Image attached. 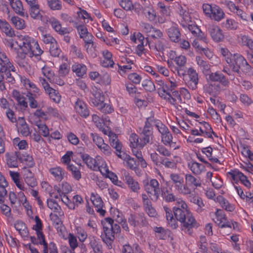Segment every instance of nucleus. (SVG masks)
I'll return each instance as SVG.
<instances>
[{
    "mask_svg": "<svg viewBox=\"0 0 253 253\" xmlns=\"http://www.w3.org/2000/svg\"><path fill=\"white\" fill-rule=\"evenodd\" d=\"M26 97L29 102V106L31 108L35 109L39 107L38 103L36 100L38 96L36 94L32 93L31 92H28L25 93Z\"/></svg>",
    "mask_w": 253,
    "mask_h": 253,
    "instance_id": "45",
    "label": "nucleus"
},
{
    "mask_svg": "<svg viewBox=\"0 0 253 253\" xmlns=\"http://www.w3.org/2000/svg\"><path fill=\"white\" fill-rule=\"evenodd\" d=\"M30 14L34 19H40L41 18L39 4H36L30 7Z\"/></svg>",
    "mask_w": 253,
    "mask_h": 253,
    "instance_id": "54",
    "label": "nucleus"
},
{
    "mask_svg": "<svg viewBox=\"0 0 253 253\" xmlns=\"http://www.w3.org/2000/svg\"><path fill=\"white\" fill-rule=\"evenodd\" d=\"M167 34L169 39L173 42H178L180 39V31L175 27H171L167 30Z\"/></svg>",
    "mask_w": 253,
    "mask_h": 253,
    "instance_id": "33",
    "label": "nucleus"
},
{
    "mask_svg": "<svg viewBox=\"0 0 253 253\" xmlns=\"http://www.w3.org/2000/svg\"><path fill=\"white\" fill-rule=\"evenodd\" d=\"M75 109L81 117L86 118L89 115V111L86 103L78 98L75 103Z\"/></svg>",
    "mask_w": 253,
    "mask_h": 253,
    "instance_id": "16",
    "label": "nucleus"
},
{
    "mask_svg": "<svg viewBox=\"0 0 253 253\" xmlns=\"http://www.w3.org/2000/svg\"><path fill=\"white\" fill-rule=\"evenodd\" d=\"M209 79L212 82L219 83L221 86L228 87L229 86L230 82L228 79L220 72L217 71L209 73Z\"/></svg>",
    "mask_w": 253,
    "mask_h": 253,
    "instance_id": "11",
    "label": "nucleus"
},
{
    "mask_svg": "<svg viewBox=\"0 0 253 253\" xmlns=\"http://www.w3.org/2000/svg\"><path fill=\"white\" fill-rule=\"evenodd\" d=\"M64 215H59L58 213H51L49 215L51 220L52 221L53 225L55 226L58 231H62V222L60 217Z\"/></svg>",
    "mask_w": 253,
    "mask_h": 253,
    "instance_id": "41",
    "label": "nucleus"
},
{
    "mask_svg": "<svg viewBox=\"0 0 253 253\" xmlns=\"http://www.w3.org/2000/svg\"><path fill=\"white\" fill-rule=\"evenodd\" d=\"M146 17L151 22L156 21V13L153 9L146 10L144 12Z\"/></svg>",
    "mask_w": 253,
    "mask_h": 253,
    "instance_id": "64",
    "label": "nucleus"
},
{
    "mask_svg": "<svg viewBox=\"0 0 253 253\" xmlns=\"http://www.w3.org/2000/svg\"><path fill=\"white\" fill-rule=\"evenodd\" d=\"M50 98L55 103H59L61 99V96L58 91L50 87L48 91H45Z\"/></svg>",
    "mask_w": 253,
    "mask_h": 253,
    "instance_id": "47",
    "label": "nucleus"
},
{
    "mask_svg": "<svg viewBox=\"0 0 253 253\" xmlns=\"http://www.w3.org/2000/svg\"><path fill=\"white\" fill-rule=\"evenodd\" d=\"M36 125L38 126L39 129V132L44 137H47L49 135V130L47 126L44 124L41 123L40 120L36 122Z\"/></svg>",
    "mask_w": 253,
    "mask_h": 253,
    "instance_id": "52",
    "label": "nucleus"
},
{
    "mask_svg": "<svg viewBox=\"0 0 253 253\" xmlns=\"http://www.w3.org/2000/svg\"><path fill=\"white\" fill-rule=\"evenodd\" d=\"M72 70L78 77H83L86 74L87 68L83 64L76 63L72 65Z\"/></svg>",
    "mask_w": 253,
    "mask_h": 253,
    "instance_id": "34",
    "label": "nucleus"
},
{
    "mask_svg": "<svg viewBox=\"0 0 253 253\" xmlns=\"http://www.w3.org/2000/svg\"><path fill=\"white\" fill-rule=\"evenodd\" d=\"M129 141L130 143V146L131 148L140 147L141 140H139L138 136L136 134L132 133L131 134L129 137Z\"/></svg>",
    "mask_w": 253,
    "mask_h": 253,
    "instance_id": "59",
    "label": "nucleus"
},
{
    "mask_svg": "<svg viewBox=\"0 0 253 253\" xmlns=\"http://www.w3.org/2000/svg\"><path fill=\"white\" fill-rule=\"evenodd\" d=\"M208 31L212 40L215 42H221L224 39L222 30L218 26H211L209 28Z\"/></svg>",
    "mask_w": 253,
    "mask_h": 253,
    "instance_id": "22",
    "label": "nucleus"
},
{
    "mask_svg": "<svg viewBox=\"0 0 253 253\" xmlns=\"http://www.w3.org/2000/svg\"><path fill=\"white\" fill-rule=\"evenodd\" d=\"M188 168L195 175H200L205 170V167L204 165L194 161L188 163Z\"/></svg>",
    "mask_w": 253,
    "mask_h": 253,
    "instance_id": "26",
    "label": "nucleus"
},
{
    "mask_svg": "<svg viewBox=\"0 0 253 253\" xmlns=\"http://www.w3.org/2000/svg\"><path fill=\"white\" fill-rule=\"evenodd\" d=\"M202 8L205 14L211 20L219 22L225 17V13L223 10L216 5L204 3Z\"/></svg>",
    "mask_w": 253,
    "mask_h": 253,
    "instance_id": "4",
    "label": "nucleus"
},
{
    "mask_svg": "<svg viewBox=\"0 0 253 253\" xmlns=\"http://www.w3.org/2000/svg\"><path fill=\"white\" fill-rule=\"evenodd\" d=\"M10 4L15 12L20 15H24L22 3L20 0H9Z\"/></svg>",
    "mask_w": 253,
    "mask_h": 253,
    "instance_id": "43",
    "label": "nucleus"
},
{
    "mask_svg": "<svg viewBox=\"0 0 253 253\" xmlns=\"http://www.w3.org/2000/svg\"><path fill=\"white\" fill-rule=\"evenodd\" d=\"M16 44L20 50L17 51L15 61L21 67H25L27 64L26 56L32 57L40 56L43 53L38 42L28 36L19 37Z\"/></svg>",
    "mask_w": 253,
    "mask_h": 253,
    "instance_id": "1",
    "label": "nucleus"
},
{
    "mask_svg": "<svg viewBox=\"0 0 253 253\" xmlns=\"http://www.w3.org/2000/svg\"><path fill=\"white\" fill-rule=\"evenodd\" d=\"M175 190L180 194L183 195H190L191 193V190L188 186L186 183L184 184V179L174 184Z\"/></svg>",
    "mask_w": 253,
    "mask_h": 253,
    "instance_id": "28",
    "label": "nucleus"
},
{
    "mask_svg": "<svg viewBox=\"0 0 253 253\" xmlns=\"http://www.w3.org/2000/svg\"><path fill=\"white\" fill-rule=\"evenodd\" d=\"M49 7L52 10H59L61 9L62 5L59 0H47Z\"/></svg>",
    "mask_w": 253,
    "mask_h": 253,
    "instance_id": "62",
    "label": "nucleus"
},
{
    "mask_svg": "<svg viewBox=\"0 0 253 253\" xmlns=\"http://www.w3.org/2000/svg\"><path fill=\"white\" fill-rule=\"evenodd\" d=\"M120 5L125 10H131L133 9V5L130 0H117Z\"/></svg>",
    "mask_w": 253,
    "mask_h": 253,
    "instance_id": "57",
    "label": "nucleus"
},
{
    "mask_svg": "<svg viewBox=\"0 0 253 253\" xmlns=\"http://www.w3.org/2000/svg\"><path fill=\"white\" fill-rule=\"evenodd\" d=\"M230 58L227 60V64L233 72L240 75L241 70L245 74L250 76L253 75V69L241 54L234 53Z\"/></svg>",
    "mask_w": 253,
    "mask_h": 253,
    "instance_id": "2",
    "label": "nucleus"
},
{
    "mask_svg": "<svg viewBox=\"0 0 253 253\" xmlns=\"http://www.w3.org/2000/svg\"><path fill=\"white\" fill-rule=\"evenodd\" d=\"M121 61L123 63L125 64L122 66L118 65L119 69L118 72L122 76L128 71L131 69V65L133 64V60H132L129 57L122 56L121 58Z\"/></svg>",
    "mask_w": 253,
    "mask_h": 253,
    "instance_id": "24",
    "label": "nucleus"
},
{
    "mask_svg": "<svg viewBox=\"0 0 253 253\" xmlns=\"http://www.w3.org/2000/svg\"><path fill=\"white\" fill-rule=\"evenodd\" d=\"M187 72L189 77V80L186 82L187 86L192 90H195L199 83L198 74L192 67L189 68Z\"/></svg>",
    "mask_w": 253,
    "mask_h": 253,
    "instance_id": "14",
    "label": "nucleus"
},
{
    "mask_svg": "<svg viewBox=\"0 0 253 253\" xmlns=\"http://www.w3.org/2000/svg\"><path fill=\"white\" fill-rule=\"evenodd\" d=\"M91 102L98 108L104 102V96L100 91L95 92L91 98Z\"/></svg>",
    "mask_w": 253,
    "mask_h": 253,
    "instance_id": "37",
    "label": "nucleus"
},
{
    "mask_svg": "<svg viewBox=\"0 0 253 253\" xmlns=\"http://www.w3.org/2000/svg\"><path fill=\"white\" fill-rule=\"evenodd\" d=\"M187 59L185 56L179 55L175 58L174 62L178 67H173V72H176L179 77H182L186 74V71L184 70V67L186 63Z\"/></svg>",
    "mask_w": 253,
    "mask_h": 253,
    "instance_id": "17",
    "label": "nucleus"
},
{
    "mask_svg": "<svg viewBox=\"0 0 253 253\" xmlns=\"http://www.w3.org/2000/svg\"><path fill=\"white\" fill-rule=\"evenodd\" d=\"M0 30L7 37L12 38L15 36L14 30L9 24L4 20L0 19Z\"/></svg>",
    "mask_w": 253,
    "mask_h": 253,
    "instance_id": "30",
    "label": "nucleus"
},
{
    "mask_svg": "<svg viewBox=\"0 0 253 253\" xmlns=\"http://www.w3.org/2000/svg\"><path fill=\"white\" fill-rule=\"evenodd\" d=\"M49 52L51 56L55 57H59L61 50L58 47L57 41L50 45Z\"/></svg>",
    "mask_w": 253,
    "mask_h": 253,
    "instance_id": "56",
    "label": "nucleus"
},
{
    "mask_svg": "<svg viewBox=\"0 0 253 253\" xmlns=\"http://www.w3.org/2000/svg\"><path fill=\"white\" fill-rule=\"evenodd\" d=\"M196 61L197 64L200 67V69L202 70L203 73L206 76L208 75L211 69L210 64L207 62L203 60L200 56L196 57Z\"/></svg>",
    "mask_w": 253,
    "mask_h": 253,
    "instance_id": "38",
    "label": "nucleus"
},
{
    "mask_svg": "<svg viewBox=\"0 0 253 253\" xmlns=\"http://www.w3.org/2000/svg\"><path fill=\"white\" fill-rule=\"evenodd\" d=\"M176 219L182 223V230L189 235L192 233V228H197L199 226L190 211L182 215V219L178 218Z\"/></svg>",
    "mask_w": 253,
    "mask_h": 253,
    "instance_id": "6",
    "label": "nucleus"
},
{
    "mask_svg": "<svg viewBox=\"0 0 253 253\" xmlns=\"http://www.w3.org/2000/svg\"><path fill=\"white\" fill-rule=\"evenodd\" d=\"M144 211L150 217L157 218L158 213L155 209L152 206V203L143 207Z\"/></svg>",
    "mask_w": 253,
    "mask_h": 253,
    "instance_id": "50",
    "label": "nucleus"
},
{
    "mask_svg": "<svg viewBox=\"0 0 253 253\" xmlns=\"http://www.w3.org/2000/svg\"><path fill=\"white\" fill-rule=\"evenodd\" d=\"M81 158L84 163L87 166L93 170L98 169L102 173L107 172L108 169L107 168L106 164L102 163V165L100 166L96 162L95 159L91 158L89 155L87 154H82Z\"/></svg>",
    "mask_w": 253,
    "mask_h": 253,
    "instance_id": "9",
    "label": "nucleus"
},
{
    "mask_svg": "<svg viewBox=\"0 0 253 253\" xmlns=\"http://www.w3.org/2000/svg\"><path fill=\"white\" fill-rule=\"evenodd\" d=\"M125 180L127 184L128 187L132 192L137 193L140 189V185L138 182L129 175V174H125Z\"/></svg>",
    "mask_w": 253,
    "mask_h": 253,
    "instance_id": "25",
    "label": "nucleus"
},
{
    "mask_svg": "<svg viewBox=\"0 0 253 253\" xmlns=\"http://www.w3.org/2000/svg\"><path fill=\"white\" fill-rule=\"evenodd\" d=\"M67 169L71 172L73 177L76 180H79L81 178V173L78 168L74 165H69L67 167Z\"/></svg>",
    "mask_w": 253,
    "mask_h": 253,
    "instance_id": "49",
    "label": "nucleus"
},
{
    "mask_svg": "<svg viewBox=\"0 0 253 253\" xmlns=\"http://www.w3.org/2000/svg\"><path fill=\"white\" fill-rule=\"evenodd\" d=\"M101 223L103 226L105 237L102 238L103 241L108 246H111L112 243L115 239V234H118L121 231L120 226L110 217H106L102 220Z\"/></svg>",
    "mask_w": 253,
    "mask_h": 253,
    "instance_id": "3",
    "label": "nucleus"
},
{
    "mask_svg": "<svg viewBox=\"0 0 253 253\" xmlns=\"http://www.w3.org/2000/svg\"><path fill=\"white\" fill-rule=\"evenodd\" d=\"M240 42L243 45H246L253 50V40L249 36L241 35Z\"/></svg>",
    "mask_w": 253,
    "mask_h": 253,
    "instance_id": "51",
    "label": "nucleus"
},
{
    "mask_svg": "<svg viewBox=\"0 0 253 253\" xmlns=\"http://www.w3.org/2000/svg\"><path fill=\"white\" fill-rule=\"evenodd\" d=\"M108 136L109 137V142L111 146L115 148L118 152L120 153L121 152L122 145L119 141L117 135L115 133L110 131L109 133Z\"/></svg>",
    "mask_w": 253,
    "mask_h": 253,
    "instance_id": "31",
    "label": "nucleus"
},
{
    "mask_svg": "<svg viewBox=\"0 0 253 253\" xmlns=\"http://www.w3.org/2000/svg\"><path fill=\"white\" fill-rule=\"evenodd\" d=\"M162 165L168 169H175L176 167V164L173 160H169V159L167 158H161L160 167Z\"/></svg>",
    "mask_w": 253,
    "mask_h": 253,
    "instance_id": "53",
    "label": "nucleus"
},
{
    "mask_svg": "<svg viewBox=\"0 0 253 253\" xmlns=\"http://www.w3.org/2000/svg\"><path fill=\"white\" fill-rule=\"evenodd\" d=\"M214 201L218 202L220 206L227 211L232 212L235 210L234 205L230 204L228 200L222 196H218L214 199Z\"/></svg>",
    "mask_w": 253,
    "mask_h": 253,
    "instance_id": "29",
    "label": "nucleus"
},
{
    "mask_svg": "<svg viewBox=\"0 0 253 253\" xmlns=\"http://www.w3.org/2000/svg\"><path fill=\"white\" fill-rule=\"evenodd\" d=\"M88 239L89 245L93 250V253H103V248L99 239L93 236H89Z\"/></svg>",
    "mask_w": 253,
    "mask_h": 253,
    "instance_id": "27",
    "label": "nucleus"
},
{
    "mask_svg": "<svg viewBox=\"0 0 253 253\" xmlns=\"http://www.w3.org/2000/svg\"><path fill=\"white\" fill-rule=\"evenodd\" d=\"M157 90L159 96L161 98L168 100L172 105L175 104V99L172 97L170 90L168 85L166 84L162 88H157Z\"/></svg>",
    "mask_w": 253,
    "mask_h": 253,
    "instance_id": "21",
    "label": "nucleus"
},
{
    "mask_svg": "<svg viewBox=\"0 0 253 253\" xmlns=\"http://www.w3.org/2000/svg\"><path fill=\"white\" fill-rule=\"evenodd\" d=\"M23 172L24 181L27 185L32 188L36 186L37 182L34 173L30 169H24Z\"/></svg>",
    "mask_w": 253,
    "mask_h": 253,
    "instance_id": "23",
    "label": "nucleus"
},
{
    "mask_svg": "<svg viewBox=\"0 0 253 253\" xmlns=\"http://www.w3.org/2000/svg\"><path fill=\"white\" fill-rule=\"evenodd\" d=\"M0 65L6 68L3 71L4 79L9 83H14V76L16 74L15 68L4 53H0Z\"/></svg>",
    "mask_w": 253,
    "mask_h": 253,
    "instance_id": "5",
    "label": "nucleus"
},
{
    "mask_svg": "<svg viewBox=\"0 0 253 253\" xmlns=\"http://www.w3.org/2000/svg\"><path fill=\"white\" fill-rule=\"evenodd\" d=\"M49 171L51 174H52L57 181H61L64 177L65 171L59 167L50 168Z\"/></svg>",
    "mask_w": 253,
    "mask_h": 253,
    "instance_id": "36",
    "label": "nucleus"
},
{
    "mask_svg": "<svg viewBox=\"0 0 253 253\" xmlns=\"http://www.w3.org/2000/svg\"><path fill=\"white\" fill-rule=\"evenodd\" d=\"M157 8L163 16H168L169 15V7L166 6L163 2H159L157 3Z\"/></svg>",
    "mask_w": 253,
    "mask_h": 253,
    "instance_id": "55",
    "label": "nucleus"
},
{
    "mask_svg": "<svg viewBox=\"0 0 253 253\" xmlns=\"http://www.w3.org/2000/svg\"><path fill=\"white\" fill-rule=\"evenodd\" d=\"M15 155L21 162H26L27 165L32 167L34 165L33 158L31 156L26 153H22L20 151H15Z\"/></svg>",
    "mask_w": 253,
    "mask_h": 253,
    "instance_id": "32",
    "label": "nucleus"
},
{
    "mask_svg": "<svg viewBox=\"0 0 253 253\" xmlns=\"http://www.w3.org/2000/svg\"><path fill=\"white\" fill-rule=\"evenodd\" d=\"M154 126L161 133V135L169 130L167 126L159 120L154 122Z\"/></svg>",
    "mask_w": 253,
    "mask_h": 253,
    "instance_id": "63",
    "label": "nucleus"
},
{
    "mask_svg": "<svg viewBox=\"0 0 253 253\" xmlns=\"http://www.w3.org/2000/svg\"><path fill=\"white\" fill-rule=\"evenodd\" d=\"M51 26L55 31L61 35H64L69 33V31L66 28H62L60 22L53 19L51 21Z\"/></svg>",
    "mask_w": 253,
    "mask_h": 253,
    "instance_id": "39",
    "label": "nucleus"
},
{
    "mask_svg": "<svg viewBox=\"0 0 253 253\" xmlns=\"http://www.w3.org/2000/svg\"><path fill=\"white\" fill-rule=\"evenodd\" d=\"M39 243L43 245V253H48V244L45 240L44 235L42 230L36 231Z\"/></svg>",
    "mask_w": 253,
    "mask_h": 253,
    "instance_id": "46",
    "label": "nucleus"
},
{
    "mask_svg": "<svg viewBox=\"0 0 253 253\" xmlns=\"http://www.w3.org/2000/svg\"><path fill=\"white\" fill-rule=\"evenodd\" d=\"M145 191L149 195L152 201H157L160 197L161 189L158 181L156 179H151L144 184Z\"/></svg>",
    "mask_w": 253,
    "mask_h": 253,
    "instance_id": "7",
    "label": "nucleus"
},
{
    "mask_svg": "<svg viewBox=\"0 0 253 253\" xmlns=\"http://www.w3.org/2000/svg\"><path fill=\"white\" fill-rule=\"evenodd\" d=\"M216 221L215 222L220 228L229 227L231 228V225L229 221H227L226 215L224 212L219 209H217L215 212Z\"/></svg>",
    "mask_w": 253,
    "mask_h": 253,
    "instance_id": "19",
    "label": "nucleus"
},
{
    "mask_svg": "<svg viewBox=\"0 0 253 253\" xmlns=\"http://www.w3.org/2000/svg\"><path fill=\"white\" fill-rule=\"evenodd\" d=\"M12 23L17 29L21 30L25 27V21L17 16L12 17L11 19Z\"/></svg>",
    "mask_w": 253,
    "mask_h": 253,
    "instance_id": "48",
    "label": "nucleus"
},
{
    "mask_svg": "<svg viewBox=\"0 0 253 253\" xmlns=\"http://www.w3.org/2000/svg\"><path fill=\"white\" fill-rule=\"evenodd\" d=\"M158 41L154 43H151L148 39L146 38V45H148L149 48L151 49L155 50L157 51H163L165 47H167L168 42L166 39L163 37L157 39Z\"/></svg>",
    "mask_w": 253,
    "mask_h": 253,
    "instance_id": "18",
    "label": "nucleus"
},
{
    "mask_svg": "<svg viewBox=\"0 0 253 253\" xmlns=\"http://www.w3.org/2000/svg\"><path fill=\"white\" fill-rule=\"evenodd\" d=\"M14 227L22 237L25 238L28 237V228L24 223L18 221L14 224Z\"/></svg>",
    "mask_w": 253,
    "mask_h": 253,
    "instance_id": "40",
    "label": "nucleus"
},
{
    "mask_svg": "<svg viewBox=\"0 0 253 253\" xmlns=\"http://www.w3.org/2000/svg\"><path fill=\"white\" fill-rule=\"evenodd\" d=\"M186 184L188 186H194L195 187H201L202 183L199 178H196L191 174H186L185 175Z\"/></svg>",
    "mask_w": 253,
    "mask_h": 253,
    "instance_id": "35",
    "label": "nucleus"
},
{
    "mask_svg": "<svg viewBox=\"0 0 253 253\" xmlns=\"http://www.w3.org/2000/svg\"><path fill=\"white\" fill-rule=\"evenodd\" d=\"M47 207L56 213H58L59 215H64V212L62 210L61 207L58 205L53 199L47 200Z\"/></svg>",
    "mask_w": 253,
    "mask_h": 253,
    "instance_id": "42",
    "label": "nucleus"
},
{
    "mask_svg": "<svg viewBox=\"0 0 253 253\" xmlns=\"http://www.w3.org/2000/svg\"><path fill=\"white\" fill-rule=\"evenodd\" d=\"M144 89L149 92H152L156 90V86L153 82L146 80L143 82L142 84Z\"/></svg>",
    "mask_w": 253,
    "mask_h": 253,
    "instance_id": "60",
    "label": "nucleus"
},
{
    "mask_svg": "<svg viewBox=\"0 0 253 253\" xmlns=\"http://www.w3.org/2000/svg\"><path fill=\"white\" fill-rule=\"evenodd\" d=\"M90 200L92 204L96 208V211L102 216H104L106 212L105 211L102 209L103 207V202L101 197L97 194L91 193L90 196Z\"/></svg>",
    "mask_w": 253,
    "mask_h": 253,
    "instance_id": "20",
    "label": "nucleus"
},
{
    "mask_svg": "<svg viewBox=\"0 0 253 253\" xmlns=\"http://www.w3.org/2000/svg\"><path fill=\"white\" fill-rule=\"evenodd\" d=\"M128 222L131 226L134 227L142 228L149 225L147 217L143 212L130 214Z\"/></svg>",
    "mask_w": 253,
    "mask_h": 253,
    "instance_id": "8",
    "label": "nucleus"
},
{
    "mask_svg": "<svg viewBox=\"0 0 253 253\" xmlns=\"http://www.w3.org/2000/svg\"><path fill=\"white\" fill-rule=\"evenodd\" d=\"M161 141L165 145H169L170 147H174L173 144L175 143L172 142V136L169 130L163 133L161 136Z\"/></svg>",
    "mask_w": 253,
    "mask_h": 253,
    "instance_id": "44",
    "label": "nucleus"
},
{
    "mask_svg": "<svg viewBox=\"0 0 253 253\" xmlns=\"http://www.w3.org/2000/svg\"><path fill=\"white\" fill-rule=\"evenodd\" d=\"M177 207L173 208V212L175 218L182 219V215L187 213L190 211L188 209L186 203L181 199H177L176 202Z\"/></svg>",
    "mask_w": 253,
    "mask_h": 253,
    "instance_id": "10",
    "label": "nucleus"
},
{
    "mask_svg": "<svg viewBox=\"0 0 253 253\" xmlns=\"http://www.w3.org/2000/svg\"><path fill=\"white\" fill-rule=\"evenodd\" d=\"M42 71L44 76H45L49 82L55 76L53 71L48 66H44L43 67L42 69Z\"/></svg>",
    "mask_w": 253,
    "mask_h": 253,
    "instance_id": "58",
    "label": "nucleus"
},
{
    "mask_svg": "<svg viewBox=\"0 0 253 253\" xmlns=\"http://www.w3.org/2000/svg\"><path fill=\"white\" fill-rule=\"evenodd\" d=\"M223 26L228 30H233L237 28V23L233 19H228L223 23Z\"/></svg>",
    "mask_w": 253,
    "mask_h": 253,
    "instance_id": "61",
    "label": "nucleus"
},
{
    "mask_svg": "<svg viewBox=\"0 0 253 253\" xmlns=\"http://www.w3.org/2000/svg\"><path fill=\"white\" fill-rule=\"evenodd\" d=\"M180 15L182 17L180 24L183 27L187 28L194 35L199 32L200 28L197 26L188 24L187 22L190 21L188 12L185 11L182 13L180 12Z\"/></svg>",
    "mask_w": 253,
    "mask_h": 253,
    "instance_id": "13",
    "label": "nucleus"
},
{
    "mask_svg": "<svg viewBox=\"0 0 253 253\" xmlns=\"http://www.w3.org/2000/svg\"><path fill=\"white\" fill-rule=\"evenodd\" d=\"M227 175L230 176L234 181L239 180L247 188H250L251 186V183L247 179V177L238 169L232 170L228 172Z\"/></svg>",
    "mask_w": 253,
    "mask_h": 253,
    "instance_id": "12",
    "label": "nucleus"
},
{
    "mask_svg": "<svg viewBox=\"0 0 253 253\" xmlns=\"http://www.w3.org/2000/svg\"><path fill=\"white\" fill-rule=\"evenodd\" d=\"M221 86L219 83H211L205 84L203 86V90L205 93L215 97L219 95L221 91Z\"/></svg>",
    "mask_w": 253,
    "mask_h": 253,
    "instance_id": "15",
    "label": "nucleus"
}]
</instances>
